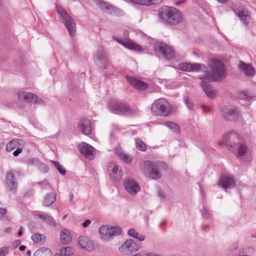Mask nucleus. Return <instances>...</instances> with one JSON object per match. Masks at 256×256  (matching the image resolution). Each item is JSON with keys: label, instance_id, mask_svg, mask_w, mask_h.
I'll return each mask as SVG.
<instances>
[{"label": "nucleus", "instance_id": "nucleus-1", "mask_svg": "<svg viewBox=\"0 0 256 256\" xmlns=\"http://www.w3.org/2000/svg\"><path fill=\"white\" fill-rule=\"evenodd\" d=\"M158 15L162 23L170 26L177 25L183 20L181 12L172 6H162L159 10Z\"/></svg>", "mask_w": 256, "mask_h": 256}, {"label": "nucleus", "instance_id": "nucleus-2", "mask_svg": "<svg viewBox=\"0 0 256 256\" xmlns=\"http://www.w3.org/2000/svg\"><path fill=\"white\" fill-rule=\"evenodd\" d=\"M168 166L164 162H152L146 161L140 164V170L146 176L152 179H158L161 178L160 170H167Z\"/></svg>", "mask_w": 256, "mask_h": 256}, {"label": "nucleus", "instance_id": "nucleus-3", "mask_svg": "<svg viewBox=\"0 0 256 256\" xmlns=\"http://www.w3.org/2000/svg\"><path fill=\"white\" fill-rule=\"evenodd\" d=\"M151 110L154 115L163 117L172 116L176 110L174 106L163 98L154 100L152 104Z\"/></svg>", "mask_w": 256, "mask_h": 256}, {"label": "nucleus", "instance_id": "nucleus-4", "mask_svg": "<svg viewBox=\"0 0 256 256\" xmlns=\"http://www.w3.org/2000/svg\"><path fill=\"white\" fill-rule=\"evenodd\" d=\"M209 68L206 72V76L207 78L212 80H218L224 78L226 76V70L224 64L219 60L214 58L210 61Z\"/></svg>", "mask_w": 256, "mask_h": 256}, {"label": "nucleus", "instance_id": "nucleus-5", "mask_svg": "<svg viewBox=\"0 0 256 256\" xmlns=\"http://www.w3.org/2000/svg\"><path fill=\"white\" fill-rule=\"evenodd\" d=\"M56 10L58 18L64 25L70 36H74L76 32V26L72 17L62 7L56 6Z\"/></svg>", "mask_w": 256, "mask_h": 256}, {"label": "nucleus", "instance_id": "nucleus-6", "mask_svg": "<svg viewBox=\"0 0 256 256\" xmlns=\"http://www.w3.org/2000/svg\"><path fill=\"white\" fill-rule=\"evenodd\" d=\"M108 110L112 113L118 114L134 115L137 114V109L130 107L121 102L112 101L110 103Z\"/></svg>", "mask_w": 256, "mask_h": 256}, {"label": "nucleus", "instance_id": "nucleus-7", "mask_svg": "<svg viewBox=\"0 0 256 256\" xmlns=\"http://www.w3.org/2000/svg\"><path fill=\"white\" fill-rule=\"evenodd\" d=\"M100 238L104 240L112 239L114 236L122 234V230L118 226H102L98 230Z\"/></svg>", "mask_w": 256, "mask_h": 256}, {"label": "nucleus", "instance_id": "nucleus-8", "mask_svg": "<svg viewBox=\"0 0 256 256\" xmlns=\"http://www.w3.org/2000/svg\"><path fill=\"white\" fill-rule=\"evenodd\" d=\"M224 144L231 152H234L236 146L240 144L239 138L237 133L235 132H230L223 136V142H220L222 145Z\"/></svg>", "mask_w": 256, "mask_h": 256}, {"label": "nucleus", "instance_id": "nucleus-9", "mask_svg": "<svg viewBox=\"0 0 256 256\" xmlns=\"http://www.w3.org/2000/svg\"><path fill=\"white\" fill-rule=\"evenodd\" d=\"M154 50L167 60H171L174 56V52L172 48L162 42H156Z\"/></svg>", "mask_w": 256, "mask_h": 256}, {"label": "nucleus", "instance_id": "nucleus-10", "mask_svg": "<svg viewBox=\"0 0 256 256\" xmlns=\"http://www.w3.org/2000/svg\"><path fill=\"white\" fill-rule=\"evenodd\" d=\"M232 9L244 26H246L250 20L248 11L241 4H233Z\"/></svg>", "mask_w": 256, "mask_h": 256}, {"label": "nucleus", "instance_id": "nucleus-11", "mask_svg": "<svg viewBox=\"0 0 256 256\" xmlns=\"http://www.w3.org/2000/svg\"><path fill=\"white\" fill-rule=\"evenodd\" d=\"M178 69L188 72H202L207 71L208 67L202 64L182 62L179 64Z\"/></svg>", "mask_w": 256, "mask_h": 256}, {"label": "nucleus", "instance_id": "nucleus-12", "mask_svg": "<svg viewBox=\"0 0 256 256\" xmlns=\"http://www.w3.org/2000/svg\"><path fill=\"white\" fill-rule=\"evenodd\" d=\"M222 116L228 120H236L240 115L238 108L232 106H226L220 109Z\"/></svg>", "mask_w": 256, "mask_h": 256}, {"label": "nucleus", "instance_id": "nucleus-13", "mask_svg": "<svg viewBox=\"0 0 256 256\" xmlns=\"http://www.w3.org/2000/svg\"><path fill=\"white\" fill-rule=\"evenodd\" d=\"M236 156L240 160L244 162H249L252 159L250 151L248 149L247 146L244 144H239L236 146V149L234 152Z\"/></svg>", "mask_w": 256, "mask_h": 256}, {"label": "nucleus", "instance_id": "nucleus-14", "mask_svg": "<svg viewBox=\"0 0 256 256\" xmlns=\"http://www.w3.org/2000/svg\"><path fill=\"white\" fill-rule=\"evenodd\" d=\"M95 64L101 69H106L108 67V61L102 47L98 48L94 58Z\"/></svg>", "mask_w": 256, "mask_h": 256}, {"label": "nucleus", "instance_id": "nucleus-15", "mask_svg": "<svg viewBox=\"0 0 256 256\" xmlns=\"http://www.w3.org/2000/svg\"><path fill=\"white\" fill-rule=\"evenodd\" d=\"M123 35L126 40H124L120 39H116V41L120 44L124 46L125 48L136 52H142L144 49L141 47L140 44H136L134 42L128 40V30H124Z\"/></svg>", "mask_w": 256, "mask_h": 256}, {"label": "nucleus", "instance_id": "nucleus-16", "mask_svg": "<svg viewBox=\"0 0 256 256\" xmlns=\"http://www.w3.org/2000/svg\"><path fill=\"white\" fill-rule=\"evenodd\" d=\"M139 249V244L134 240H127L119 248V250L124 254H130L138 251Z\"/></svg>", "mask_w": 256, "mask_h": 256}, {"label": "nucleus", "instance_id": "nucleus-17", "mask_svg": "<svg viewBox=\"0 0 256 256\" xmlns=\"http://www.w3.org/2000/svg\"><path fill=\"white\" fill-rule=\"evenodd\" d=\"M108 170L110 177L115 180H120L123 176L121 168L114 162L108 163Z\"/></svg>", "mask_w": 256, "mask_h": 256}, {"label": "nucleus", "instance_id": "nucleus-18", "mask_svg": "<svg viewBox=\"0 0 256 256\" xmlns=\"http://www.w3.org/2000/svg\"><path fill=\"white\" fill-rule=\"evenodd\" d=\"M218 186L224 189L231 188L235 186V179L232 175L223 174L220 178Z\"/></svg>", "mask_w": 256, "mask_h": 256}, {"label": "nucleus", "instance_id": "nucleus-19", "mask_svg": "<svg viewBox=\"0 0 256 256\" xmlns=\"http://www.w3.org/2000/svg\"><path fill=\"white\" fill-rule=\"evenodd\" d=\"M78 148L81 154L84 155L86 158L92 160L94 158L95 149L90 145L86 142H82L79 144Z\"/></svg>", "mask_w": 256, "mask_h": 256}, {"label": "nucleus", "instance_id": "nucleus-20", "mask_svg": "<svg viewBox=\"0 0 256 256\" xmlns=\"http://www.w3.org/2000/svg\"><path fill=\"white\" fill-rule=\"evenodd\" d=\"M124 186L126 191L132 196L136 195L140 190L138 184L129 178L124 180Z\"/></svg>", "mask_w": 256, "mask_h": 256}, {"label": "nucleus", "instance_id": "nucleus-21", "mask_svg": "<svg viewBox=\"0 0 256 256\" xmlns=\"http://www.w3.org/2000/svg\"><path fill=\"white\" fill-rule=\"evenodd\" d=\"M78 127L79 130L84 134L88 135L92 132L91 122L86 118L80 119L78 124Z\"/></svg>", "mask_w": 256, "mask_h": 256}, {"label": "nucleus", "instance_id": "nucleus-22", "mask_svg": "<svg viewBox=\"0 0 256 256\" xmlns=\"http://www.w3.org/2000/svg\"><path fill=\"white\" fill-rule=\"evenodd\" d=\"M78 241L79 246L82 248L85 249L89 252L92 251L94 249L92 242L86 236H80Z\"/></svg>", "mask_w": 256, "mask_h": 256}, {"label": "nucleus", "instance_id": "nucleus-23", "mask_svg": "<svg viewBox=\"0 0 256 256\" xmlns=\"http://www.w3.org/2000/svg\"><path fill=\"white\" fill-rule=\"evenodd\" d=\"M6 184L9 190L12 192H15L17 188L18 183L14 177V173L8 172L6 174Z\"/></svg>", "mask_w": 256, "mask_h": 256}, {"label": "nucleus", "instance_id": "nucleus-24", "mask_svg": "<svg viewBox=\"0 0 256 256\" xmlns=\"http://www.w3.org/2000/svg\"><path fill=\"white\" fill-rule=\"evenodd\" d=\"M130 85L135 89L138 90H144L148 88L154 90L156 89V86L153 84H148L144 81H129Z\"/></svg>", "mask_w": 256, "mask_h": 256}, {"label": "nucleus", "instance_id": "nucleus-25", "mask_svg": "<svg viewBox=\"0 0 256 256\" xmlns=\"http://www.w3.org/2000/svg\"><path fill=\"white\" fill-rule=\"evenodd\" d=\"M201 86L208 97L214 98L216 96V91L207 81H202L200 83Z\"/></svg>", "mask_w": 256, "mask_h": 256}, {"label": "nucleus", "instance_id": "nucleus-26", "mask_svg": "<svg viewBox=\"0 0 256 256\" xmlns=\"http://www.w3.org/2000/svg\"><path fill=\"white\" fill-rule=\"evenodd\" d=\"M18 96L20 100H24L26 102L32 103L34 98H36V94L32 92L20 91L18 93Z\"/></svg>", "mask_w": 256, "mask_h": 256}, {"label": "nucleus", "instance_id": "nucleus-27", "mask_svg": "<svg viewBox=\"0 0 256 256\" xmlns=\"http://www.w3.org/2000/svg\"><path fill=\"white\" fill-rule=\"evenodd\" d=\"M239 68L248 76H252L255 74L254 67L250 64H246L241 62L239 64Z\"/></svg>", "mask_w": 256, "mask_h": 256}, {"label": "nucleus", "instance_id": "nucleus-28", "mask_svg": "<svg viewBox=\"0 0 256 256\" xmlns=\"http://www.w3.org/2000/svg\"><path fill=\"white\" fill-rule=\"evenodd\" d=\"M70 233L68 230H62L60 234V241L64 244H67L71 242Z\"/></svg>", "mask_w": 256, "mask_h": 256}, {"label": "nucleus", "instance_id": "nucleus-29", "mask_svg": "<svg viewBox=\"0 0 256 256\" xmlns=\"http://www.w3.org/2000/svg\"><path fill=\"white\" fill-rule=\"evenodd\" d=\"M130 2L140 6H150L160 3L162 0H128Z\"/></svg>", "mask_w": 256, "mask_h": 256}, {"label": "nucleus", "instance_id": "nucleus-30", "mask_svg": "<svg viewBox=\"0 0 256 256\" xmlns=\"http://www.w3.org/2000/svg\"><path fill=\"white\" fill-rule=\"evenodd\" d=\"M56 194L54 192H50L44 198L43 205L45 206H50L56 201Z\"/></svg>", "mask_w": 256, "mask_h": 256}, {"label": "nucleus", "instance_id": "nucleus-31", "mask_svg": "<svg viewBox=\"0 0 256 256\" xmlns=\"http://www.w3.org/2000/svg\"><path fill=\"white\" fill-rule=\"evenodd\" d=\"M37 216H38L40 218L44 220L47 224H49L52 226H56V222L54 221V218L48 216L47 214H38Z\"/></svg>", "mask_w": 256, "mask_h": 256}, {"label": "nucleus", "instance_id": "nucleus-32", "mask_svg": "<svg viewBox=\"0 0 256 256\" xmlns=\"http://www.w3.org/2000/svg\"><path fill=\"white\" fill-rule=\"evenodd\" d=\"M20 141L21 140H20L17 138L10 140L6 144V150L10 152L14 150V148H18L20 144Z\"/></svg>", "mask_w": 256, "mask_h": 256}, {"label": "nucleus", "instance_id": "nucleus-33", "mask_svg": "<svg viewBox=\"0 0 256 256\" xmlns=\"http://www.w3.org/2000/svg\"><path fill=\"white\" fill-rule=\"evenodd\" d=\"M52 252L50 248H41L38 250L34 254V256H52Z\"/></svg>", "mask_w": 256, "mask_h": 256}, {"label": "nucleus", "instance_id": "nucleus-34", "mask_svg": "<svg viewBox=\"0 0 256 256\" xmlns=\"http://www.w3.org/2000/svg\"><path fill=\"white\" fill-rule=\"evenodd\" d=\"M253 93L250 92H242L238 94V98L244 101L249 102L254 97Z\"/></svg>", "mask_w": 256, "mask_h": 256}, {"label": "nucleus", "instance_id": "nucleus-35", "mask_svg": "<svg viewBox=\"0 0 256 256\" xmlns=\"http://www.w3.org/2000/svg\"><path fill=\"white\" fill-rule=\"evenodd\" d=\"M104 12L109 14H118L122 13V11L116 7L106 4L104 7Z\"/></svg>", "mask_w": 256, "mask_h": 256}, {"label": "nucleus", "instance_id": "nucleus-36", "mask_svg": "<svg viewBox=\"0 0 256 256\" xmlns=\"http://www.w3.org/2000/svg\"><path fill=\"white\" fill-rule=\"evenodd\" d=\"M128 234L130 236L137 238L140 241H143L145 238V236L144 235L136 232L134 228L129 230L128 232Z\"/></svg>", "mask_w": 256, "mask_h": 256}, {"label": "nucleus", "instance_id": "nucleus-37", "mask_svg": "<svg viewBox=\"0 0 256 256\" xmlns=\"http://www.w3.org/2000/svg\"><path fill=\"white\" fill-rule=\"evenodd\" d=\"M74 250L70 246L64 247L60 249V254L61 256H72L74 254Z\"/></svg>", "mask_w": 256, "mask_h": 256}, {"label": "nucleus", "instance_id": "nucleus-38", "mask_svg": "<svg viewBox=\"0 0 256 256\" xmlns=\"http://www.w3.org/2000/svg\"><path fill=\"white\" fill-rule=\"evenodd\" d=\"M135 144L136 148L144 152L146 150V144L140 138H136L135 140Z\"/></svg>", "mask_w": 256, "mask_h": 256}, {"label": "nucleus", "instance_id": "nucleus-39", "mask_svg": "<svg viewBox=\"0 0 256 256\" xmlns=\"http://www.w3.org/2000/svg\"><path fill=\"white\" fill-rule=\"evenodd\" d=\"M51 162L61 174L64 176L66 174V169L58 162L51 160Z\"/></svg>", "mask_w": 256, "mask_h": 256}, {"label": "nucleus", "instance_id": "nucleus-40", "mask_svg": "<svg viewBox=\"0 0 256 256\" xmlns=\"http://www.w3.org/2000/svg\"><path fill=\"white\" fill-rule=\"evenodd\" d=\"M165 125L174 132H178V126L174 122H166L165 123Z\"/></svg>", "mask_w": 256, "mask_h": 256}, {"label": "nucleus", "instance_id": "nucleus-41", "mask_svg": "<svg viewBox=\"0 0 256 256\" xmlns=\"http://www.w3.org/2000/svg\"><path fill=\"white\" fill-rule=\"evenodd\" d=\"M32 240L35 242L39 243L44 242L42 235L38 234L36 233L31 236Z\"/></svg>", "mask_w": 256, "mask_h": 256}, {"label": "nucleus", "instance_id": "nucleus-42", "mask_svg": "<svg viewBox=\"0 0 256 256\" xmlns=\"http://www.w3.org/2000/svg\"><path fill=\"white\" fill-rule=\"evenodd\" d=\"M183 100L185 104H186V106L190 109V110H192L193 108V103L192 101H190L189 99V98L187 96H184L183 98Z\"/></svg>", "mask_w": 256, "mask_h": 256}, {"label": "nucleus", "instance_id": "nucleus-43", "mask_svg": "<svg viewBox=\"0 0 256 256\" xmlns=\"http://www.w3.org/2000/svg\"><path fill=\"white\" fill-rule=\"evenodd\" d=\"M94 2L104 12V7L107 4L106 2L102 0H94Z\"/></svg>", "mask_w": 256, "mask_h": 256}, {"label": "nucleus", "instance_id": "nucleus-44", "mask_svg": "<svg viewBox=\"0 0 256 256\" xmlns=\"http://www.w3.org/2000/svg\"><path fill=\"white\" fill-rule=\"evenodd\" d=\"M120 160H123L127 164H130L132 160V157L131 156L124 154L123 156L121 157Z\"/></svg>", "mask_w": 256, "mask_h": 256}, {"label": "nucleus", "instance_id": "nucleus-45", "mask_svg": "<svg viewBox=\"0 0 256 256\" xmlns=\"http://www.w3.org/2000/svg\"><path fill=\"white\" fill-rule=\"evenodd\" d=\"M158 195L162 201L167 200V196L161 190H158Z\"/></svg>", "mask_w": 256, "mask_h": 256}, {"label": "nucleus", "instance_id": "nucleus-46", "mask_svg": "<svg viewBox=\"0 0 256 256\" xmlns=\"http://www.w3.org/2000/svg\"><path fill=\"white\" fill-rule=\"evenodd\" d=\"M34 104H38L41 106H45L46 102L40 98H38L36 96V98H34V101L32 102Z\"/></svg>", "mask_w": 256, "mask_h": 256}, {"label": "nucleus", "instance_id": "nucleus-47", "mask_svg": "<svg viewBox=\"0 0 256 256\" xmlns=\"http://www.w3.org/2000/svg\"><path fill=\"white\" fill-rule=\"evenodd\" d=\"M39 170L42 172L45 173L48 172V166L44 164H40L39 166Z\"/></svg>", "mask_w": 256, "mask_h": 256}, {"label": "nucleus", "instance_id": "nucleus-48", "mask_svg": "<svg viewBox=\"0 0 256 256\" xmlns=\"http://www.w3.org/2000/svg\"><path fill=\"white\" fill-rule=\"evenodd\" d=\"M115 153L116 155L120 159L121 157L123 156L125 152L120 148H117L115 150Z\"/></svg>", "mask_w": 256, "mask_h": 256}, {"label": "nucleus", "instance_id": "nucleus-49", "mask_svg": "<svg viewBox=\"0 0 256 256\" xmlns=\"http://www.w3.org/2000/svg\"><path fill=\"white\" fill-rule=\"evenodd\" d=\"M202 214L204 218H207L210 216L209 212L206 208H204Z\"/></svg>", "mask_w": 256, "mask_h": 256}, {"label": "nucleus", "instance_id": "nucleus-50", "mask_svg": "<svg viewBox=\"0 0 256 256\" xmlns=\"http://www.w3.org/2000/svg\"><path fill=\"white\" fill-rule=\"evenodd\" d=\"M200 106L202 108V109L203 110V111L205 114H208V113L210 112L212 110V108H210V107L206 106L203 105H202Z\"/></svg>", "mask_w": 256, "mask_h": 256}, {"label": "nucleus", "instance_id": "nucleus-51", "mask_svg": "<svg viewBox=\"0 0 256 256\" xmlns=\"http://www.w3.org/2000/svg\"><path fill=\"white\" fill-rule=\"evenodd\" d=\"M8 252V248L6 247H2L0 248V256H5L6 254Z\"/></svg>", "mask_w": 256, "mask_h": 256}, {"label": "nucleus", "instance_id": "nucleus-52", "mask_svg": "<svg viewBox=\"0 0 256 256\" xmlns=\"http://www.w3.org/2000/svg\"><path fill=\"white\" fill-rule=\"evenodd\" d=\"M22 152V148H17V149L14 150L13 152V155L14 156H18L19 154H20Z\"/></svg>", "mask_w": 256, "mask_h": 256}, {"label": "nucleus", "instance_id": "nucleus-53", "mask_svg": "<svg viewBox=\"0 0 256 256\" xmlns=\"http://www.w3.org/2000/svg\"><path fill=\"white\" fill-rule=\"evenodd\" d=\"M6 214V209L2 208H0V215L2 216H4V215Z\"/></svg>", "mask_w": 256, "mask_h": 256}, {"label": "nucleus", "instance_id": "nucleus-54", "mask_svg": "<svg viewBox=\"0 0 256 256\" xmlns=\"http://www.w3.org/2000/svg\"><path fill=\"white\" fill-rule=\"evenodd\" d=\"M90 222H91L90 220H86L82 224L83 227L86 228L88 226V225L90 224Z\"/></svg>", "mask_w": 256, "mask_h": 256}, {"label": "nucleus", "instance_id": "nucleus-55", "mask_svg": "<svg viewBox=\"0 0 256 256\" xmlns=\"http://www.w3.org/2000/svg\"><path fill=\"white\" fill-rule=\"evenodd\" d=\"M40 184L42 186L43 188H46L48 186H49V185L46 181L40 182Z\"/></svg>", "mask_w": 256, "mask_h": 256}, {"label": "nucleus", "instance_id": "nucleus-56", "mask_svg": "<svg viewBox=\"0 0 256 256\" xmlns=\"http://www.w3.org/2000/svg\"><path fill=\"white\" fill-rule=\"evenodd\" d=\"M38 160H37L36 158H34V159L30 160L28 162V164H38Z\"/></svg>", "mask_w": 256, "mask_h": 256}, {"label": "nucleus", "instance_id": "nucleus-57", "mask_svg": "<svg viewBox=\"0 0 256 256\" xmlns=\"http://www.w3.org/2000/svg\"><path fill=\"white\" fill-rule=\"evenodd\" d=\"M247 250L248 252V253L250 254H252L254 252V249L252 247L248 248Z\"/></svg>", "mask_w": 256, "mask_h": 256}, {"label": "nucleus", "instance_id": "nucleus-58", "mask_svg": "<svg viewBox=\"0 0 256 256\" xmlns=\"http://www.w3.org/2000/svg\"><path fill=\"white\" fill-rule=\"evenodd\" d=\"M22 232H23V228L22 226H21L19 228V230L18 232V236H22Z\"/></svg>", "mask_w": 256, "mask_h": 256}, {"label": "nucleus", "instance_id": "nucleus-59", "mask_svg": "<svg viewBox=\"0 0 256 256\" xmlns=\"http://www.w3.org/2000/svg\"><path fill=\"white\" fill-rule=\"evenodd\" d=\"M126 80H139L138 78H133V77H132V76H126Z\"/></svg>", "mask_w": 256, "mask_h": 256}, {"label": "nucleus", "instance_id": "nucleus-60", "mask_svg": "<svg viewBox=\"0 0 256 256\" xmlns=\"http://www.w3.org/2000/svg\"><path fill=\"white\" fill-rule=\"evenodd\" d=\"M74 198V194L72 193H71L70 195V200L72 202Z\"/></svg>", "mask_w": 256, "mask_h": 256}, {"label": "nucleus", "instance_id": "nucleus-61", "mask_svg": "<svg viewBox=\"0 0 256 256\" xmlns=\"http://www.w3.org/2000/svg\"><path fill=\"white\" fill-rule=\"evenodd\" d=\"M26 247L24 246H20L19 248V250L21 251H22L26 249Z\"/></svg>", "mask_w": 256, "mask_h": 256}, {"label": "nucleus", "instance_id": "nucleus-62", "mask_svg": "<svg viewBox=\"0 0 256 256\" xmlns=\"http://www.w3.org/2000/svg\"><path fill=\"white\" fill-rule=\"evenodd\" d=\"M217 0L220 3L224 4V3H226V2H227L228 0Z\"/></svg>", "mask_w": 256, "mask_h": 256}, {"label": "nucleus", "instance_id": "nucleus-63", "mask_svg": "<svg viewBox=\"0 0 256 256\" xmlns=\"http://www.w3.org/2000/svg\"><path fill=\"white\" fill-rule=\"evenodd\" d=\"M10 228H6L5 230H4V232H10Z\"/></svg>", "mask_w": 256, "mask_h": 256}, {"label": "nucleus", "instance_id": "nucleus-64", "mask_svg": "<svg viewBox=\"0 0 256 256\" xmlns=\"http://www.w3.org/2000/svg\"><path fill=\"white\" fill-rule=\"evenodd\" d=\"M210 227V226L209 225H205L203 228H202V230H206L207 228H209Z\"/></svg>", "mask_w": 256, "mask_h": 256}]
</instances>
